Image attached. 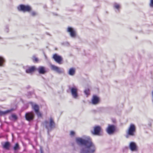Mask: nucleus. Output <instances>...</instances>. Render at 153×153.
Instances as JSON below:
<instances>
[{
  "instance_id": "f257e3e1",
  "label": "nucleus",
  "mask_w": 153,
  "mask_h": 153,
  "mask_svg": "<svg viewBox=\"0 0 153 153\" xmlns=\"http://www.w3.org/2000/svg\"><path fill=\"white\" fill-rule=\"evenodd\" d=\"M83 139L80 137L76 138V141L78 145L83 146L80 153H93L96 149L95 146L89 137L83 136Z\"/></svg>"
},
{
  "instance_id": "f03ea898",
  "label": "nucleus",
  "mask_w": 153,
  "mask_h": 153,
  "mask_svg": "<svg viewBox=\"0 0 153 153\" xmlns=\"http://www.w3.org/2000/svg\"><path fill=\"white\" fill-rule=\"evenodd\" d=\"M43 124L47 129L48 134H49V132L51 131L55 126V123L52 118H50L49 122L45 120Z\"/></svg>"
},
{
  "instance_id": "7ed1b4c3",
  "label": "nucleus",
  "mask_w": 153,
  "mask_h": 153,
  "mask_svg": "<svg viewBox=\"0 0 153 153\" xmlns=\"http://www.w3.org/2000/svg\"><path fill=\"white\" fill-rule=\"evenodd\" d=\"M136 131L135 126L133 124H131L126 132L127 134L126 137L128 138L130 136H134Z\"/></svg>"
},
{
  "instance_id": "20e7f679",
  "label": "nucleus",
  "mask_w": 153,
  "mask_h": 153,
  "mask_svg": "<svg viewBox=\"0 0 153 153\" xmlns=\"http://www.w3.org/2000/svg\"><path fill=\"white\" fill-rule=\"evenodd\" d=\"M17 9L19 11H22L24 12H29L31 10V7L28 5H20L17 7Z\"/></svg>"
},
{
  "instance_id": "39448f33",
  "label": "nucleus",
  "mask_w": 153,
  "mask_h": 153,
  "mask_svg": "<svg viewBox=\"0 0 153 153\" xmlns=\"http://www.w3.org/2000/svg\"><path fill=\"white\" fill-rule=\"evenodd\" d=\"M72 97L75 99H78V95L77 93L78 88L76 86H74L70 88Z\"/></svg>"
},
{
  "instance_id": "423d86ee",
  "label": "nucleus",
  "mask_w": 153,
  "mask_h": 153,
  "mask_svg": "<svg viewBox=\"0 0 153 153\" xmlns=\"http://www.w3.org/2000/svg\"><path fill=\"white\" fill-rule=\"evenodd\" d=\"M25 70V72L29 74H32L36 69L35 66H29L28 65L23 67Z\"/></svg>"
},
{
  "instance_id": "0eeeda50",
  "label": "nucleus",
  "mask_w": 153,
  "mask_h": 153,
  "mask_svg": "<svg viewBox=\"0 0 153 153\" xmlns=\"http://www.w3.org/2000/svg\"><path fill=\"white\" fill-rule=\"evenodd\" d=\"M67 31L69 33L71 37L73 38L75 37L76 34L75 29L72 27H68L67 28Z\"/></svg>"
},
{
  "instance_id": "6e6552de",
  "label": "nucleus",
  "mask_w": 153,
  "mask_h": 153,
  "mask_svg": "<svg viewBox=\"0 0 153 153\" xmlns=\"http://www.w3.org/2000/svg\"><path fill=\"white\" fill-rule=\"evenodd\" d=\"M115 127L113 125H108L106 129L107 133L109 134H113L115 131Z\"/></svg>"
},
{
  "instance_id": "1a4fd4ad",
  "label": "nucleus",
  "mask_w": 153,
  "mask_h": 153,
  "mask_svg": "<svg viewBox=\"0 0 153 153\" xmlns=\"http://www.w3.org/2000/svg\"><path fill=\"white\" fill-rule=\"evenodd\" d=\"M51 68L52 70L56 71L59 74H62L64 73V71L63 69H61L54 65H51Z\"/></svg>"
},
{
  "instance_id": "9d476101",
  "label": "nucleus",
  "mask_w": 153,
  "mask_h": 153,
  "mask_svg": "<svg viewBox=\"0 0 153 153\" xmlns=\"http://www.w3.org/2000/svg\"><path fill=\"white\" fill-rule=\"evenodd\" d=\"M25 116L26 120L30 121L33 120L34 115L32 112H29L25 114Z\"/></svg>"
},
{
  "instance_id": "9b49d317",
  "label": "nucleus",
  "mask_w": 153,
  "mask_h": 153,
  "mask_svg": "<svg viewBox=\"0 0 153 153\" xmlns=\"http://www.w3.org/2000/svg\"><path fill=\"white\" fill-rule=\"evenodd\" d=\"M52 58L55 62L59 64H61V62L62 60V59L61 56L58 55L56 53H55L53 55Z\"/></svg>"
},
{
  "instance_id": "f8f14e48",
  "label": "nucleus",
  "mask_w": 153,
  "mask_h": 153,
  "mask_svg": "<svg viewBox=\"0 0 153 153\" xmlns=\"http://www.w3.org/2000/svg\"><path fill=\"white\" fill-rule=\"evenodd\" d=\"M101 130V128L100 126H96L94 127V130L93 131H91V133L94 135H99Z\"/></svg>"
},
{
  "instance_id": "ddd939ff",
  "label": "nucleus",
  "mask_w": 153,
  "mask_h": 153,
  "mask_svg": "<svg viewBox=\"0 0 153 153\" xmlns=\"http://www.w3.org/2000/svg\"><path fill=\"white\" fill-rule=\"evenodd\" d=\"M100 99L96 95H93L91 99V102L93 105H96L99 102Z\"/></svg>"
},
{
  "instance_id": "4468645a",
  "label": "nucleus",
  "mask_w": 153,
  "mask_h": 153,
  "mask_svg": "<svg viewBox=\"0 0 153 153\" xmlns=\"http://www.w3.org/2000/svg\"><path fill=\"white\" fill-rule=\"evenodd\" d=\"M36 70L40 74H44L47 72L45 68L42 66H39Z\"/></svg>"
},
{
  "instance_id": "2eb2a0df",
  "label": "nucleus",
  "mask_w": 153,
  "mask_h": 153,
  "mask_svg": "<svg viewBox=\"0 0 153 153\" xmlns=\"http://www.w3.org/2000/svg\"><path fill=\"white\" fill-rule=\"evenodd\" d=\"M129 147L132 151H134L137 150V146L135 143L134 142H131L130 143Z\"/></svg>"
},
{
  "instance_id": "dca6fc26",
  "label": "nucleus",
  "mask_w": 153,
  "mask_h": 153,
  "mask_svg": "<svg viewBox=\"0 0 153 153\" xmlns=\"http://www.w3.org/2000/svg\"><path fill=\"white\" fill-rule=\"evenodd\" d=\"M30 103L31 105L32 108L34 110L35 112H37L39 110V107L38 105L36 104H33L32 102H30Z\"/></svg>"
},
{
  "instance_id": "f3484780",
  "label": "nucleus",
  "mask_w": 153,
  "mask_h": 153,
  "mask_svg": "<svg viewBox=\"0 0 153 153\" xmlns=\"http://www.w3.org/2000/svg\"><path fill=\"white\" fill-rule=\"evenodd\" d=\"M114 8L115 11L116 12H118L120 11V10L121 7V6L120 4L115 3L114 4Z\"/></svg>"
},
{
  "instance_id": "a211bd4d",
  "label": "nucleus",
  "mask_w": 153,
  "mask_h": 153,
  "mask_svg": "<svg viewBox=\"0 0 153 153\" xmlns=\"http://www.w3.org/2000/svg\"><path fill=\"white\" fill-rule=\"evenodd\" d=\"M75 69L74 68H71L69 70L68 74L71 76H73L75 73Z\"/></svg>"
},
{
  "instance_id": "6ab92c4d",
  "label": "nucleus",
  "mask_w": 153,
  "mask_h": 153,
  "mask_svg": "<svg viewBox=\"0 0 153 153\" xmlns=\"http://www.w3.org/2000/svg\"><path fill=\"white\" fill-rule=\"evenodd\" d=\"M13 110V109L12 108L10 110H6V111H0V115H4L7 113L11 112Z\"/></svg>"
},
{
  "instance_id": "aec40b11",
  "label": "nucleus",
  "mask_w": 153,
  "mask_h": 153,
  "mask_svg": "<svg viewBox=\"0 0 153 153\" xmlns=\"http://www.w3.org/2000/svg\"><path fill=\"white\" fill-rule=\"evenodd\" d=\"M10 146V143L8 142H6L3 145V148L6 149H9Z\"/></svg>"
},
{
  "instance_id": "412c9836",
  "label": "nucleus",
  "mask_w": 153,
  "mask_h": 153,
  "mask_svg": "<svg viewBox=\"0 0 153 153\" xmlns=\"http://www.w3.org/2000/svg\"><path fill=\"white\" fill-rule=\"evenodd\" d=\"M5 62L4 58L0 56V66L3 67L4 66V63Z\"/></svg>"
},
{
  "instance_id": "4be33fe9",
  "label": "nucleus",
  "mask_w": 153,
  "mask_h": 153,
  "mask_svg": "<svg viewBox=\"0 0 153 153\" xmlns=\"http://www.w3.org/2000/svg\"><path fill=\"white\" fill-rule=\"evenodd\" d=\"M9 118L10 120H15L17 119V117L16 115L12 114L11 115V116L9 117Z\"/></svg>"
},
{
  "instance_id": "5701e85b",
  "label": "nucleus",
  "mask_w": 153,
  "mask_h": 153,
  "mask_svg": "<svg viewBox=\"0 0 153 153\" xmlns=\"http://www.w3.org/2000/svg\"><path fill=\"white\" fill-rule=\"evenodd\" d=\"M19 149V144L18 143H16L13 147V149L16 151Z\"/></svg>"
},
{
  "instance_id": "b1692460",
  "label": "nucleus",
  "mask_w": 153,
  "mask_h": 153,
  "mask_svg": "<svg viewBox=\"0 0 153 153\" xmlns=\"http://www.w3.org/2000/svg\"><path fill=\"white\" fill-rule=\"evenodd\" d=\"M85 94L86 95L87 97L90 94L89 90L88 89H85L84 91Z\"/></svg>"
},
{
  "instance_id": "393cba45",
  "label": "nucleus",
  "mask_w": 153,
  "mask_h": 153,
  "mask_svg": "<svg viewBox=\"0 0 153 153\" xmlns=\"http://www.w3.org/2000/svg\"><path fill=\"white\" fill-rule=\"evenodd\" d=\"M31 15L33 16H35L37 15V13L34 11H33L30 13Z\"/></svg>"
},
{
  "instance_id": "a878e982",
  "label": "nucleus",
  "mask_w": 153,
  "mask_h": 153,
  "mask_svg": "<svg viewBox=\"0 0 153 153\" xmlns=\"http://www.w3.org/2000/svg\"><path fill=\"white\" fill-rule=\"evenodd\" d=\"M35 113L38 117H41L42 114L41 113L39 112V111H38L37 112H36Z\"/></svg>"
},
{
  "instance_id": "bb28decb",
  "label": "nucleus",
  "mask_w": 153,
  "mask_h": 153,
  "mask_svg": "<svg viewBox=\"0 0 153 153\" xmlns=\"http://www.w3.org/2000/svg\"><path fill=\"white\" fill-rule=\"evenodd\" d=\"M149 6L150 7L153 8V0H150Z\"/></svg>"
},
{
  "instance_id": "cd10ccee",
  "label": "nucleus",
  "mask_w": 153,
  "mask_h": 153,
  "mask_svg": "<svg viewBox=\"0 0 153 153\" xmlns=\"http://www.w3.org/2000/svg\"><path fill=\"white\" fill-rule=\"evenodd\" d=\"M33 61H35V62H37L38 61V58H36V57L35 56H33Z\"/></svg>"
},
{
  "instance_id": "c85d7f7f",
  "label": "nucleus",
  "mask_w": 153,
  "mask_h": 153,
  "mask_svg": "<svg viewBox=\"0 0 153 153\" xmlns=\"http://www.w3.org/2000/svg\"><path fill=\"white\" fill-rule=\"evenodd\" d=\"M74 134L75 132L74 131H71L70 133V135H71V136H73L74 135Z\"/></svg>"
},
{
  "instance_id": "c756f323",
  "label": "nucleus",
  "mask_w": 153,
  "mask_h": 153,
  "mask_svg": "<svg viewBox=\"0 0 153 153\" xmlns=\"http://www.w3.org/2000/svg\"><path fill=\"white\" fill-rule=\"evenodd\" d=\"M5 31L7 32H8L9 31L8 28L7 27H6L5 29Z\"/></svg>"
},
{
  "instance_id": "7c9ffc66",
  "label": "nucleus",
  "mask_w": 153,
  "mask_h": 153,
  "mask_svg": "<svg viewBox=\"0 0 153 153\" xmlns=\"http://www.w3.org/2000/svg\"><path fill=\"white\" fill-rule=\"evenodd\" d=\"M40 150L41 151V153H43L42 149L41 147L40 148Z\"/></svg>"
},
{
  "instance_id": "2f4dec72",
  "label": "nucleus",
  "mask_w": 153,
  "mask_h": 153,
  "mask_svg": "<svg viewBox=\"0 0 153 153\" xmlns=\"http://www.w3.org/2000/svg\"><path fill=\"white\" fill-rule=\"evenodd\" d=\"M28 93V94H30V95H31V94H32V93L31 92H29Z\"/></svg>"
}]
</instances>
